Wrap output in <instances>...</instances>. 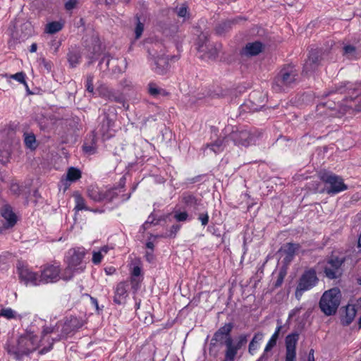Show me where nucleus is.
<instances>
[{"mask_svg": "<svg viewBox=\"0 0 361 361\" xmlns=\"http://www.w3.org/2000/svg\"><path fill=\"white\" fill-rule=\"evenodd\" d=\"M86 252L83 247L70 249L66 255L65 262L67 264L62 279L65 281L71 280L75 274L82 273L86 268V263L83 260Z\"/></svg>", "mask_w": 361, "mask_h": 361, "instance_id": "f257e3e1", "label": "nucleus"}, {"mask_svg": "<svg viewBox=\"0 0 361 361\" xmlns=\"http://www.w3.org/2000/svg\"><path fill=\"white\" fill-rule=\"evenodd\" d=\"M38 344V337L33 332L27 331L18 338L16 345H8L7 350L9 354L14 356V358L18 360L23 355L35 351Z\"/></svg>", "mask_w": 361, "mask_h": 361, "instance_id": "f03ea898", "label": "nucleus"}, {"mask_svg": "<svg viewBox=\"0 0 361 361\" xmlns=\"http://www.w3.org/2000/svg\"><path fill=\"white\" fill-rule=\"evenodd\" d=\"M298 78V73L294 66H284L275 77L272 87L276 92L284 91L293 87L297 83Z\"/></svg>", "mask_w": 361, "mask_h": 361, "instance_id": "7ed1b4c3", "label": "nucleus"}, {"mask_svg": "<svg viewBox=\"0 0 361 361\" xmlns=\"http://www.w3.org/2000/svg\"><path fill=\"white\" fill-rule=\"evenodd\" d=\"M319 178L325 185L326 192L329 195H334L348 189L343 178L332 172H321Z\"/></svg>", "mask_w": 361, "mask_h": 361, "instance_id": "20e7f679", "label": "nucleus"}, {"mask_svg": "<svg viewBox=\"0 0 361 361\" xmlns=\"http://www.w3.org/2000/svg\"><path fill=\"white\" fill-rule=\"evenodd\" d=\"M0 162L6 164L8 161L11 147L18 143L16 133L11 128H5L0 133Z\"/></svg>", "mask_w": 361, "mask_h": 361, "instance_id": "39448f33", "label": "nucleus"}, {"mask_svg": "<svg viewBox=\"0 0 361 361\" xmlns=\"http://www.w3.org/2000/svg\"><path fill=\"white\" fill-rule=\"evenodd\" d=\"M339 304L340 292L336 288L326 291L319 301V307L326 315L335 314Z\"/></svg>", "mask_w": 361, "mask_h": 361, "instance_id": "423d86ee", "label": "nucleus"}, {"mask_svg": "<svg viewBox=\"0 0 361 361\" xmlns=\"http://www.w3.org/2000/svg\"><path fill=\"white\" fill-rule=\"evenodd\" d=\"M345 262L344 257H338L331 255L323 262L322 269L324 274L329 279L340 278L343 272V264Z\"/></svg>", "mask_w": 361, "mask_h": 361, "instance_id": "0eeeda50", "label": "nucleus"}, {"mask_svg": "<svg viewBox=\"0 0 361 361\" xmlns=\"http://www.w3.org/2000/svg\"><path fill=\"white\" fill-rule=\"evenodd\" d=\"M336 91L340 93H347L350 95V100L347 98L345 101L344 106L346 108L357 111H361V104L358 105L356 103V100L358 99L357 97L361 93V84L353 85L349 82H343Z\"/></svg>", "mask_w": 361, "mask_h": 361, "instance_id": "6e6552de", "label": "nucleus"}, {"mask_svg": "<svg viewBox=\"0 0 361 361\" xmlns=\"http://www.w3.org/2000/svg\"><path fill=\"white\" fill-rule=\"evenodd\" d=\"M260 136V133L247 130L233 131L226 138V142L232 140L235 145L247 147L255 144Z\"/></svg>", "mask_w": 361, "mask_h": 361, "instance_id": "1a4fd4ad", "label": "nucleus"}, {"mask_svg": "<svg viewBox=\"0 0 361 361\" xmlns=\"http://www.w3.org/2000/svg\"><path fill=\"white\" fill-rule=\"evenodd\" d=\"M60 325V334L54 341H60L66 338L68 336L77 331L83 325V322L74 316L66 317L63 321L59 322Z\"/></svg>", "mask_w": 361, "mask_h": 361, "instance_id": "9d476101", "label": "nucleus"}, {"mask_svg": "<svg viewBox=\"0 0 361 361\" xmlns=\"http://www.w3.org/2000/svg\"><path fill=\"white\" fill-rule=\"evenodd\" d=\"M318 278L314 269L305 271L299 279L295 290V298L300 300L304 292L310 290L316 286Z\"/></svg>", "mask_w": 361, "mask_h": 361, "instance_id": "9b49d317", "label": "nucleus"}, {"mask_svg": "<svg viewBox=\"0 0 361 361\" xmlns=\"http://www.w3.org/2000/svg\"><path fill=\"white\" fill-rule=\"evenodd\" d=\"M219 49L220 46L216 47L209 43V39L206 35L202 34L200 35L198 51L204 52L207 58L215 59L218 55Z\"/></svg>", "mask_w": 361, "mask_h": 361, "instance_id": "f8f14e48", "label": "nucleus"}, {"mask_svg": "<svg viewBox=\"0 0 361 361\" xmlns=\"http://www.w3.org/2000/svg\"><path fill=\"white\" fill-rule=\"evenodd\" d=\"M18 274L20 280L26 286H37L42 283L40 275L27 267L18 269Z\"/></svg>", "mask_w": 361, "mask_h": 361, "instance_id": "ddd939ff", "label": "nucleus"}, {"mask_svg": "<svg viewBox=\"0 0 361 361\" xmlns=\"http://www.w3.org/2000/svg\"><path fill=\"white\" fill-rule=\"evenodd\" d=\"M60 267L58 265H47L41 271L42 283H54L60 279Z\"/></svg>", "mask_w": 361, "mask_h": 361, "instance_id": "4468645a", "label": "nucleus"}, {"mask_svg": "<svg viewBox=\"0 0 361 361\" xmlns=\"http://www.w3.org/2000/svg\"><path fill=\"white\" fill-rule=\"evenodd\" d=\"M322 59V51L321 49L311 50L304 64L303 71L306 73L314 71L319 65Z\"/></svg>", "mask_w": 361, "mask_h": 361, "instance_id": "2eb2a0df", "label": "nucleus"}, {"mask_svg": "<svg viewBox=\"0 0 361 361\" xmlns=\"http://www.w3.org/2000/svg\"><path fill=\"white\" fill-rule=\"evenodd\" d=\"M129 283L128 281H121L118 283L114 290V302L117 305H123L126 302L128 296Z\"/></svg>", "mask_w": 361, "mask_h": 361, "instance_id": "dca6fc26", "label": "nucleus"}, {"mask_svg": "<svg viewBox=\"0 0 361 361\" xmlns=\"http://www.w3.org/2000/svg\"><path fill=\"white\" fill-rule=\"evenodd\" d=\"M152 68L158 74H164L168 68L169 60L164 55L150 58Z\"/></svg>", "mask_w": 361, "mask_h": 361, "instance_id": "f3484780", "label": "nucleus"}, {"mask_svg": "<svg viewBox=\"0 0 361 361\" xmlns=\"http://www.w3.org/2000/svg\"><path fill=\"white\" fill-rule=\"evenodd\" d=\"M97 92L100 97L109 101L115 102L118 103H121L123 102V98L119 94L116 93L114 90L109 88L105 85H101L100 87H99L97 88Z\"/></svg>", "mask_w": 361, "mask_h": 361, "instance_id": "a211bd4d", "label": "nucleus"}, {"mask_svg": "<svg viewBox=\"0 0 361 361\" xmlns=\"http://www.w3.org/2000/svg\"><path fill=\"white\" fill-rule=\"evenodd\" d=\"M263 48V44L259 41L249 42L242 49L241 54L246 56H256L262 51Z\"/></svg>", "mask_w": 361, "mask_h": 361, "instance_id": "6ab92c4d", "label": "nucleus"}, {"mask_svg": "<svg viewBox=\"0 0 361 361\" xmlns=\"http://www.w3.org/2000/svg\"><path fill=\"white\" fill-rule=\"evenodd\" d=\"M233 328L232 323H226L223 326L219 328L214 334L212 341L223 343L226 338L230 336V334Z\"/></svg>", "mask_w": 361, "mask_h": 361, "instance_id": "aec40b11", "label": "nucleus"}, {"mask_svg": "<svg viewBox=\"0 0 361 361\" xmlns=\"http://www.w3.org/2000/svg\"><path fill=\"white\" fill-rule=\"evenodd\" d=\"M224 344L226 345L225 361H233L238 349L234 345L231 336L226 338Z\"/></svg>", "mask_w": 361, "mask_h": 361, "instance_id": "412c9836", "label": "nucleus"}, {"mask_svg": "<svg viewBox=\"0 0 361 361\" xmlns=\"http://www.w3.org/2000/svg\"><path fill=\"white\" fill-rule=\"evenodd\" d=\"M1 214L6 221L8 227H12L16 224L17 216L9 205H4L1 209Z\"/></svg>", "mask_w": 361, "mask_h": 361, "instance_id": "4be33fe9", "label": "nucleus"}, {"mask_svg": "<svg viewBox=\"0 0 361 361\" xmlns=\"http://www.w3.org/2000/svg\"><path fill=\"white\" fill-rule=\"evenodd\" d=\"M113 123V121L109 118L108 115H104L101 123L97 128V133L105 137L109 129L112 127Z\"/></svg>", "mask_w": 361, "mask_h": 361, "instance_id": "5701e85b", "label": "nucleus"}, {"mask_svg": "<svg viewBox=\"0 0 361 361\" xmlns=\"http://www.w3.org/2000/svg\"><path fill=\"white\" fill-rule=\"evenodd\" d=\"M299 247L300 245L297 243H288L285 244L281 248V252H283L286 255L285 260L286 262H290Z\"/></svg>", "mask_w": 361, "mask_h": 361, "instance_id": "b1692460", "label": "nucleus"}, {"mask_svg": "<svg viewBox=\"0 0 361 361\" xmlns=\"http://www.w3.org/2000/svg\"><path fill=\"white\" fill-rule=\"evenodd\" d=\"M298 340V334L288 335L286 338V353H296V344Z\"/></svg>", "mask_w": 361, "mask_h": 361, "instance_id": "393cba45", "label": "nucleus"}, {"mask_svg": "<svg viewBox=\"0 0 361 361\" xmlns=\"http://www.w3.org/2000/svg\"><path fill=\"white\" fill-rule=\"evenodd\" d=\"M243 18L241 17H237L226 21L219 23L216 27V32L219 35H221L228 30L231 26L234 24L238 23Z\"/></svg>", "mask_w": 361, "mask_h": 361, "instance_id": "a878e982", "label": "nucleus"}, {"mask_svg": "<svg viewBox=\"0 0 361 361\" xmlns=\"http://www.w3.org/2000/svg\"><path fill=\"white\" fill-rule=\"evenodd\" d=\"M87 194L89 197L94 202L104 201V191L97 186L90 185L87 189Z\"/></svg>", "mask_w": 361, "mask_h": 361, "instance_id": "bb28decb", "label": "nucleus"}, {"mask_svg": "<svg viewBox=\"0 0 361 361\" xmlns=\"http://www.w3.org/2000/svg\"><path fill=\"white\" fill-rule=\"evenodd\" d=\"M356 314V309L354 305H348L345 308V315L342 318V324L345 326L349 325L354 319Z\"/></svg>", "mask_w": 361, "mask_h": 361, "instance_id": "cd10ccee", "label": "nucleus"}, {"mask_svg": "<svg viewBox=\"0 0 361 361\" xmlns=\"http://www.w3.org/2000/svg\"><path fill=\"white\" fill-rule=\"evenodd\" d=\"M80 52L75 49H70L67 54L68 61L71 67H75L80 63Z\"/></svg>", "mask_w": 361, "mask_h": 361, "instance_id": "c85d7f7f", "label": "nucleus"}, {"mask_svg": "<svg viewBox=\"0 0 361 361\" xmlns=\"http://www.w3.org/2000/svg\"><path fill=\"white\" fill-rule=\"evenodd\" d=\"M182 197L183 202L187 207H195L200 203V200H198L194 195L190 192L183 193Z\"/></svg>", "mask_w": 361, "mask_h": 361, "instance_id": "c756f323", "label": "nucleus"}, {"mask_svg": "<svg viewBox=\"0 0 361 361\" xmlns=\"http://www.w3.org/2000/svg\"><path fill=\"white\" fill-rule=\"evenodd\" d=\"M281 328L282 326L281 325L276 327L275 332L273 334L265 346L264 353L270 351L276 345L277 339Z\"/></svg>", "mask_w": 361, "mask_h": 361, "instance_id": "7c9ffc66", "label": "nucleus"}, {"mask_svg": "<svg viewBox=\"0 0 361 361\" xmlns=\"http://www.w3.org/2000/svg\"><path fill=\"white\" fill-rule=\"evenodd\" d=\"M147 90L148 93L154 97H157L159 95L167 94L166 92L164 89L159 87L154 82H149L148 84Z\"/></svg>", "mask_w": 361, "mask_h": 361, "instance_id": "2f4dec72", "label": "nucleus"}, {"mask_svg": "<svg viewBox=\"0 0 361 361\" xmlns=\"http://www.w3.org/2000/svg\"><path fill=\"white\" fill-rule=\"evenodd\" d=\"M75 210H77V211L85 210V211H91L93 212H97V209H90L88 207H87L85 204V200L80 195H76L75 197Z\"/></svg>", "mask_w": 361, "mask_h": 361, "instance_id": "473e14b6", "label": "nucleus"}, {"mask_svg": "<svg viewBox=\"0 0 361 361\" xmlns=\"http://www.w3.org/2000/svg\"><path fill=\"white\" fill-rule=\"evenodd\" d=\"M63 28V25L58 22L54 21L47 24L45 32L49 34H54L59 32Z\"/></svg>", "mask_w": 361, "mask_h": 361, "instance_id": "72a5a7b5", "label": "nucleus"}, {"mask_svg": "<svg viewBox=\"0 0 361 361\" xmlns=\"http://www.w3.org/2000/svg\"><path fill=\"white\" fill-rule=\"evenodd\" d=\"M82 148L85 153H87L89 154H94L97 150L95 136L92 135L91 142L90 144L85 143L82 146Z\"/></svg>", "mask_w": 361, "mask_h": 361, "instance_id": "f704fd0d", "label": "nucleus"}, {"mask_svg": "<svg viewBox=\"0 0 361 361\" xmlns=\"http://www.w3.org/2000/svg\"><path fill=\"white\" fill-rule=\"evenodd\" d=\"M81 177V172L79 169L71 167L67 172V179L70 181H75Z\"/></svg>", "mask_w": 361, "mask_h": 361, "instance_id": "c9c22d12", "label": "nucleus"}, {"mask_svg": "<svg viewBox=\"0 0 361 361\" xmlns=\"http://www.w3.org/2000/svg\"><path fill=\"white\" fill-rule=\"evenodd\" d=\"M0 317L8 319H14L16 317V312L11 308H4L0 311Z\"/></svg>", "mask_w": 361, "mask_h": 361, "instance_id": "e433bc0d", "label": "nucleus"}, {"mask_svg": "<svg viewBox=\"0 0 361 361\" xmlns=\"http://www.w3.org/2000/svg\"><path fill=\"white\" fill-rule=\"evenodd\" d=\"M52 333H58V334H60V325L59 322H57L54 326H45L42 331L43 336Z\"/></svg>", "mask_w": 361, "mask_h": 361, "instance_id": "4c0bfd02", "label": "nucleus"}, {"mask_svg": "<svg viewBox=\"0 0 361 361\" xmlns=\"http://www.w3.org/2000/svg\"><path fill=\"white\" fill-rule=\"evenodd\" d=\"M356 49L354 46L346 45L343 47V54L347 56L350 59H353L356 56Z\"/></svg>", "mask_w": 361, "mask_h": 361, "instance_id": "58836bf2", "label": "nucleus"}, {"mask_svg": "<svg viewBox=\"0 0 361 361\" xmlns=\"http://www.w3.org/2000/svg\"><path fill=\"white\" fill-rule=\"evenodd\" d=\"M104 201L111 202L118 196L116 189L104 191Z\"/></svg>", "mask_w": 361, "mask_h": 361, "instance_id": "ea45409f", "label": "nucleus"}, {"mask_svg": "<svg viewBox=\"0 0 361 361\" xmlns=\"http://www.w3.org/2000/svg\"><path fill=\"white\" fill-rule=\"evenodd\" d=\"M248 335L246 334H240L237 339L236 343H234V345L240 350L243 345H245L247 342Z\"/></svg>", "mask_w": 361, "mask_h": 361, "instance_id": "a19ab883", "label": "nucleus"}, {"mask_svg": "<svg viewBox=\"0 0 361 361\" xmlns=\"http://www.w3.org/2000/svg\"><path fill=\"white\" fill-rule=\"evenodd\" d=\"M10 78L17 80L18 82L27 87V82L25 81V74L23 72H18L16 74L11 75Z\"/></svg>", "mask_w": 361, "mask_h": 361, "instance_id": "79ce46f5", "label": "nucleus"}, {"mask_svg": "<svg viewBox=\"0 0 361 361\" xmlns=\"http://www.w3.org/2000/svg\"><path fill=\"white\" fill-rule=\"evenodd\" d=\"M24 142H25V145L28 148H30V149L34 148L35 147L34 145L36 142L35 135L33 134L25 135Z\"/></svg>", "mask_w": 361, "mask_h": 361, "instance_id": "37998d69", "label": "nucleus"}, {"mask_svg": "<svg viewBox=\"0 0 361 361\" xmlns=\"http://www.w3.org/2000/svg\"><path fill=\"white\" fill-rule=\"evenodd\" d=\"M224 140H218L214 143L212 144L210 147L215 153H218L224 149Z\"/></svg>", "mask_w": 361, "mask_h": 361, "instance_id": "c03bdc74", "label": "nucleus"}, {"mask_svg": "<svg viewBox=\"0 0 361 361\" xmlns=\"http://www.w3.org/2000/svg\"><path fill=\"white\" fill-rule=\"evenodd\" d=\"M104 256L102 252L94 251L92 253V261L94 264H99L101 263Z\"/></svg>", "mask_w": 361, "mask_h": 361, "instance_id": "a18cd8bd", "label": "nucleus"}, {"mask_svg": "<svg viewBox=\"0 0 361 361\" xmlns=\"http://www.w3.org/2000/svg\"><path fill=\"white\" fill-rule=\"evenodd\" d=\"M118 61L117 59H110V56H104L102 60L100 61L99 62V66L101 67V68H103L102 66L104 63H105V66H106V69H109V64L111 62H114V61Z\"/></svg>", "mask_w": 361, "mask_h": 361, "instance_id": "49530a36", "label": "nucleus"}, {"mask_svg": "<svg viewBox=\"0 0 361 361\" xmlns=\"http://www.w3.org/2000/svg\"><path fill=\"white\" fill-rule=\"evenodd\" d=\"M188 214L186 212H176L174 218L178 221H185L188 219Z\"/></svg>", "mask_w": 361, "mask_h": 361, "instance_id": "de8ad7c7", "label": "nucleus"}, {"mask_svg": "<svg viewBox=\"0 0 361 361\" xmlns=\"http://www.w3.org/2000/svg\"><path fill=\"white\" fill-rule=\"evenodd\" d=\"M137 18V23L135 29V38L138 39L141 37L143 30H144V25L140 21L139 18Z\"/></svg>", "mask_w": 361, "mask_h": 361, "instance_id": "09e8293b", "label": "nucleus"}, {"mask_svg": "<svg viewBox=\"0 0 361 361\" xmlns=\"http://www.w3.org/2000/svg\"><path fill=\"white\" fill-rule=\"evenodd\" d=\"M93 79H94L93 75H89L87 77V80H86V85H85L86 90L90 93H93V92H94Z\"/></svg>", "mask_w": 361, "mask_h": 361, "instance_id": "8fccbe9b", "label": "nucleus"}, {"mask_svg": "<svg viewBox=\"0 0 361 361\" xmlns=\"http://www.w3.org/2000/svg\"><path fill=\"white\" fill-rule=\"evenodd\" d=\"M40 65L43 66V67L47 71H51L52 68V63L49 61L46 60L45 59H40Z\"/></svg>", "mask_w": 361, "mask_h": 361, "instance_id": "3c124183", "label": "nucleus"}, {"mask_svg": "<svg viewBox=\"0 0 361 361\" xmlns=\"http://www.w3.org/2000/svg\"><path fill=\"white\" fill-rule=\"evenodd\" d=\"M198 219L200 221L202 226H206L209 222V215L206 212L204 214H200L199 215Z\"/></svg>", "mask_w": 361, "mask_h": 361, "instance_id": "603ef678", "label": "nucleus"}, {"mask_svg": "<svg viewBox=\"0 0 361 361\" xmlns=\"http://www.w3.org/2000/svg\"><path fill=\"white\" fill-rule=\"evenodd\" d=\"M180 226L178 224H174L171 227L170 229V234L169 235V237L174 238L178 233V231L180 230Z\"/></svg>", "mask_w": 361, "mask_h": 361, "instance_id": "864d4df0", "label": "nucleus"}, {"mask_svg": "<svg viewBox=\"0 0 361 361\" xmlns=\"http://www.w3.org/2000/svg\"><path fill=\"white\" fill-rule=\"evenodd\" d=\"M78 3L77 0H68L65 4V8L67 11H71L75 8Z\"/></svg>", "mask_w": 361, "mask_h": 361, "instance_id": "5fc2aeb1", "label": "nucleus"}, {"mask_svg": "<svg viewBox=\"0 0 361 361\" xmlns=\"http://www.w3.org/2000/svg\"><path fill=\"white\" fill-rule=\"evenodd\" d=\"M187 14V7L183 5L181 7L177 9V15L179 17H185Z\"/></svg>", "mask_w": 361, "mask_h": 361, "instance_id": "6e6d98bb", "label": "nucleus"}, {"mask_svg": "<svg viewBox=\"0 0 361 361\" xmlns=\"http://www.w3.org/2000/svg\"><path fill=\"white\" fill-rule=\"evenodd\" d=\"M130 283L132 286V288L135 291L140 288V281L135 278L131 277Z\"/></svg>", "mask_w": 361, "mask_h": 361, "instance_id": "4d7b16f0", "label": "nucleus"}, {"mask_svg": "<svg viewBox=\"0 0 361 361\" xmlns=\"http://www.w3.org/2000/svg\"><path fill=\"white\" fill-rule=\"evenodd\" d=\"M263 336H264V335L262 333L258 332L255 334V336H253L251 341H252L257 344V343H259V341H261L263 339Z\"/></svg>", "mask_w": 361, "mask_h": 361, "instance_id": "13d9d810", "label": "nucleus"}, {"mask_svg": "<svg viewBox=\"0 0 361 361\" xmlns=\"http://www.w3.org/2000/svg\"><path fill=\"white\" fill-rule=\"evenodd\" d=\"M285 361H296V353H286Z\"/></svg>", "mask_w": 361, "mask_h": 361, "instance_id": "bf43d9fd", "label": "nucleus"}, {"mask_svg": "<svg viewBox=\"0 0 361 361\" xmlns=\"http://www.w3.org/2000/svg\"><path fill=\"white\" fill-rule=\"evenodd\" d=\"M141 274V269L138 266H135L133 267L132 271V276L133 278H135L136 276H139Z\"/></svg>", "mask_w": 361, "mask_h": 361, "instance_id": "052dcab7", "label": "nucleus"}, {"mask_svg": "<svg viewBox=\"0 0 361 361\" xmlns=\"http://www.w3.org/2000/svg\"><path fill=\"white\" fill-rule=\"evenodd\" d=\"M302 309V307H295L293 310H292L290 311V312L289 313V317H293L295 316H296L297 314H298L300 312V310Z\"/></svg>", "mask_w": 361, "mask_h": 361, "instance_id": "680f3d73", "label": "nucleus"}, {"mask_svg": "<svg viewBox=\"0 0 361 361\" xmlns=\"http://www.w3.org/2000/svg\"><path fill=\"white\" fill-rule=\"evenodd\" d=\"M155 220V217H154V215L153 214H151L148 218H147V220L145 221L144 226H147L148 224H157V223H154Z\"/></svg>", "mask_w": 361, "mask_h": 361, "instance_id": "e2e57ef3", "label": "nucleus"}, {"mask_svg": "<svg viewBox=\"0 0 361 361\" xmlns=\"http://www.w3.org/2000/svg\"><path fill=\"white\" fill-rule=\"evenodd\" d=\"M257 348V346L255 343L251 341L249 344L248 351L250 353L252 354V352H255Z\"/></svg>", "mask_w": 361, "mask_h": 361, "instance_id": "0e129e2a", "label": "nucleus"}, {"mask_svg": "<svg viewBox=\"0 0 361 361\" xmlns=\"http://www.w3.org/2000/svg\"><path fill=\"white\" fill-rule=\"evenodd\" d=\"M11 190L13 193L16 194V193H18L19 192L20 188H19L18 185H17V184H12L11 185Z\"/></svg>", "mask_w": 361, "mask_h": 361, "instance_id": "69168bd1", "label": "nucleus"}, {"mask_svg": "<svg viewBox=\"0 0 361 361\" xmlns=\"http://www.w3.org/2000/svg\"><path fill=\"white\" fill-rule=\"evenodd\" d=\"M314 353V351L313 349H311L310 350L309 354H308L307 361H315Z\"/></svg>", "mask_w": 361, "mask_h": 361, "instance_id": "338daca9", "label": "nucleus"}, {"mask_svg": "<svg viewBox=\"0 0 361 361\" xmlns=\"http://www.w3.org/2000/svg\"><path fill=\"white\" fill-rule=\"evenodd\" d=\"M269 356L267 355V353H263V354L260 356V357L257 361H268Z\"/></svg>", "mask_w": 361, "mask_h": 361, "instance_id": "774afa93", "label": "nucleus"}]
</instances>
